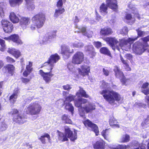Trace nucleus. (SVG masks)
Instances as JSON below:
<instances>
[{
  "label": "nucleus",
  "instance_id": "nucleus-50",
  "mask_svg": "<svg viewBox=\"0 0 149 149\" xmlns=\"http://www.w3.org/2000/svg\"><path fill=\"white\" fill-rule=\"evenodd\" d=\"M142 126L143 127H147L149 126V115L147 116V118L141 123Z\"/></svg>",
  "mask_w": 149,
  "mask_h": 149
},
{
  "label": "nucleus",
  "instance_id": "nucleus-6",
  "mask_svg": "<svg viewBox=\"0 0 149 149\" xmlns=\"http://www.w3.org/2000/svg\"><path fill=\"white\" fill-rule=\"evenodd\" d=\"M95 106L93 104L88 101L84 104L83 107H81L78 109L80 116L82 117L84 116L85 113L91 112L95 109Z\"/></svg>",
  "mask_w": 149,
  "mask_h": 149
},
{
  "label": "nucleus",
  "instance_id": "nucleus-60",
  "mask_svg": "<svg viewBox=\"0 0 149 149\" xmlns=\"http://www.w3.org/2000/svg\"><path fill=\"white\" fill-rule=\"evenodd\" d=\"M67 68L70 71H72L74 66L71 63H70L68 64Z\"/></svg>",
  "mask_w": 149,
  "mask_h": 149
},
{
  "label": "nucleus",
  "instance_id": "nucleus-42",
  "mask_svg": "<svg viewBox=\"0 0 149 149\" xmlns=\"http://www.w3.org/2000/svg\"><path fill=\"white\" fill-rule=\"evenodd\" d=\"M62 120L66 123L72 124V122L68 117L67 115L64 114L62 117Z\"/></svg>",
  "mask_w": 149,
  "mask_h": 149
},
{
  "label": "nucleus",
  "instance_id": "nucleus-49",
  "mask_svg": "<svg viewBox=\"0 0 149 149\" xmlns=\"http://www.w3.org/2000/svg\"><path fill=\"white\" fill-rule=\"evenodd\" d=\"M108 130L106 129L105 130H103L102 132V135L103 136L104 139L107 141H109V139L108 137L109 134L108 132Z\"/></svg>",
  "mask_w": 149,
  "mask_h": 149
},
{
  "label": "nucleus",
  "instance_id": "nucleus-17",
  "mask_svg": "<svg viewBox=\"0 0 149 149\" xmlns=\"http://www.w3.org/2000/svg\"><path fill=\"white\" fill-rule=\"evenodd\" d=\"M31 22L30 18L28 17H22L19 21L21 27L24 29L28 27Z\"/></svg>",
  "mask_w": 149,
  "mask_h": 149
},
{
  "label": "nucleus",
  "instance_id": "nucleus-37",
  "mask_svg": "<svg viewBox=\"0 0 149 149\" xmlns=\"http://www.w3.org/2000/svg\"><path fill=\"white\" fill-rule=\"evenodd\" d=\"M4 68L7 70L8 73L12 75L14 73L15 67L12 65L9 64L4 67Z\"/></svg>",
  "mask_w": 149,
  "mask_h": 149
},
{
  "label": "nucleus",
  "instance_id": "nucleus-51",
  "mask_svg": "<svg viewBox=\"0 0 149 149\" xmlns=\"http://www.w3.org/2000/svg\"><path fill=\"white\" fill-rule=\"evenodd\" d=\"M100 83L101 84L100 87L103 89L108 88L110 87L109 84L104 81H101Z\"/></svg>",
  "mask_w": 149,
  "mask_h": 149
},
{
  "label": "nucleus",
  "instance_id": "nucleus-38",
  "mask_svg": "<svg viewBox=\"0 0 149 149\" xmlns=\"http://www.w3.org/2000/svg\"><path fill=\"white\" fill-rule=\"evenodd\" d=\"M107 7L106 5L104 3L102 4L100 8V11L103 15H105L107 13Z\"/></svg>",
  "mask_w": 149,
  "mask_h": 149
},
{
  "label": "nucleus",
  "instance_id": "nucleus-45",
  "mask_svg": "<svg viewBox=\"0 0 149 149\" xmlns=\"http://www.w3.org/2000/svg\"><path fill=\"white\" fill-rule=\"evenodd\" d=\"M120 60L122 63L125 65V69L127 71H130L131 68L129 67L126 61L125 60L122 56L120 55Z\"/></svg>",
  "mask_w": 149,
  "mask_h": 149
},
{
  "label": "nucleus",
  "instance_id": "nucleus-11",
  "mask_svg": "<svg viewBox=\"0 0 149 149\" xmlns=\"http://www.w3.org/2000/svg\"><path fill=\"white\" fill-rule=\"evenodd\" d=\"M75 97L74 96L70 95L66 98L64 102L66 109L70 111L72 114L73 113L74 108L72 104L70 103V102L74 100Z\"/></svg>",
  "mask_w": 149,
  "mask_h": 149
},
{
  "label": "nucleus",
  "instance_id": "nucleus-58",
  "mask_svg": "<svg viewBox=\"0 0 149 149\" xmlns=\"http://www.w3.org/2000/svg\"><path fill=\"white\" fill-rule=\"evenodd\" d=\"M63 88L65 90H67L68 91L70 90L72 88L71 85L68 84H67L66 85L63 86Z\"/></svg>",
  "mask_w": 149,
  "mask_h": 149
},
{
  "label": "nucleus",
  "instance_id": "nucleus-14",
  "mask_svg": "<svg viewBox=\"0 0 149 149\" xmlns=\"http://www.w3.org/2000/svg\"><path fill=\"white\" fill-rule=\"evenodd\" d=\"M84 123L86 126L91 128L92 130L95 132L96 136H97L98 135L99 132L98 127L95 124L93 123L88 119H87L85 121Z\"/></svg>",
  "mask_w": 149,
  "mask_h": 149
},
{
  "label": "nucleus",
  "instance_id": "nucleus-36",
  "mask_svg": "<svg viewBox=\"0 0 149 149\" xmlns=\"http://www.w3.org/2000/svg\"><path fill=\"white\" fill-rule=\"evenodd\" d=\"M26 2V5L29 10L34 9L35 6L33 2V0H25Z\"/></svg>",
  "mask_w": 149,
  "mask_h": 149
},
{
  "label": "nucleus",
  "instance_id": "nucleus-64",
  "mask_svg": "<svg viewBox=\"0 0 149 149\" xmlns=\"http://www.w3.org/2000/svg\"><path fill=\"white\" fill-rule=\"evenodd\" d=\"M33 98V96L29 97L26 99H25L24 101L26 103H28L32 100Z\"/></svg>",
  "mask_w": 149,
  "mask_h": 149
},
{
  "label": "nucleus",
  "instance_id": "nucleus-25",
  "mask_svg": "<svg viewBox=\"0 0 149 149\" xmlns=\"http://www.w3.org/2000/svg\"><path fill=\"white\" fill-rule=\"evenodd\" d=\"M94 148L95 149H104L105 143L103 141H99L93 144Z\"/></svg>",
  "mask_w": 149,
  "mask_h": 149
},
{
  "label": "nucleus",
  "instance_id": "nucleus-52",
  "mask_svg": "<svg viewBox=\"0 0 149 149\" xmlns=\"http://www.w3.org/2000/svg\"><path fill=\"white\" fill-rule=\"evenodd\" d=\"M5 43V41L0 38V44L1 47L0 48L1 51H3L6 48V45Z\"/></svg>",
  "mask_w": 149,
  "mask_h": 149
},
{
  "label": "nucleus",
  "instance_id": "nucleus-55",
  "mask_svg": "<svg viewBox=\"0 0 149 149\" xmlns=\"http://www.w3.org/2000/svg\"><path fill=\"white\" fill-rule=\"evenodd\" d=\"M136 106L138 107L145 108L146 107V105L142 103L136 102L135 104Z\"/></svg>",
  "mask_w": 149,
  "mask_h": 149
},
{
  "label": "nucleus",
  "instance_id": "nucleus-41",
  "mask_svg": "<svg viewBox=\"0 0 149 149\" xmlns=\"http://www.w3.org/2000/svg\"><path fill=\"white\" fill-rule=\"evenodd\" d=\"M100 52L101 53L109 56H110L111 54L109 50L106 47H102L100 49Z\"/></svg>",
  "mask_w": 149,
  "mask_h": 149
},
{
  "label": "nucleus",
  "instance_id": "nucleus-57",
  "mask_svg": "<svg viewBox=\"0 0 149 149\" xmlns=\"http://www.w3.org/2000/svg\"><path fill=\"white\" fill-rule=\"evenodd\" d=\"M137 32L138 36L139 37H142L144 36L145 35V32L143 31H142L138 29L136 30Z\"/></svg>",
  "mask_w": 149,
  "mask_h": 149
},
{
  "label": "nucleus",
  "instance_id": "nucleus-28",
  "mask_svg": "<svg viewBox=\"0 0 149 149\" xmlns=\"http://www.w3.org/2000/svg\"><path fill=\"white\" fill-rule=\"evenodd\" d=\"M9 17L11 21L13 23H17L19 21L18 16L14 12H11Z\"/></svg>",
  "mask_w": 149,
  "mask_h": 149
},
{
  "label": "nucleus",
  "instance_id": "nucleus-53",
  "mask_svg": "<svg viewBox=\"0 0 149 149\" xmlns=\"http://www.w3.org/2000/svg\"><path fill=\"white\" fill-rule=\"evenodd\" d=\"M4 5L2 3H0V17H2L4 15V12L3 8Z\"/></svg>",
  "mask_w": 149,
  "mask_h": 149
},
{
  "label": "nucleus",
  "instance_id": "nucleus-5",
  "mask_svg": "<svg viewBox=\"0 0 149 149\" xmlns=\"http://www.w3.org/2000/svg\"><path fill=\"white\" fill-rule=\"evenodd\" d=\"M46 18L45 14L41 13L37 14L33 17L32 19V23L36 25V28H42L44 24Z\"/></svg>",
  "mask_w": 149,
  "mask_h": 149
},
{
  "label": "nucleus",
  "instance_id": "nucleus-40",
  "mask_svg": "<svg viewBox=\"0 0 149 149\" xmlns=\"http://www.w3.org/2000/svg\"><path fill=\"white\" fill-rule=\"evenodd\" d=\"M130 147L129 145L126 146L124 145H118L116 147H110V149H126Z\"/></svg>",
  "mask_w": 149,
  "mask_h": 149
},
{
  "label": "nucleus",
  "instance_id": "nucleus-44",
  "mask_svg": "<svg viewBox=\"0 0 149 149\" xmlns=\"http://www.w3.org/2000/svg\"><path fill=\"white\" fill-rule=\"evenodd\" d=\"M130 136L127 134L123 135L121 138L120 143H125L128 142L130 140Z\"/></svg>",
  "mask_w": 149,
  "mask_h": 149
},
{
  "label": "nucleus",
  "instance_id": "nucleus-33",
  "mask_svg": "<svg viewBox=\"0 0 149 149\" xmlns=\"http://www.w3.org/2000/svg\"><path fill=\"white\" fill-rule=\"evenodd\" d=\"M128 7L131 9L132 13L135 16L137 17L138 19H140V17L138 13L137 9L131 4L129 5L128 6Z\"/></svg>",
  "mask_w": 149,
  "mask_h": 149
},
{
  "label": "nucleus",
  "instance_id": "nucleus-32",
  "mask_svg": "<svg viewBox=\"0 0 149 149\" xmlns=\"http://www.w3.org/2000/svg\"><path fill=\"white\" fill-rule=\"evenodd\" d=\"M87 101V99L82 98H80L78 99L77 100H75L74 101L75 106L77 107H79V109L81 107H82V104H84Z\"/></svg>",
  "mask_w": 149,
  "mask_h": 149
},
{
  "label": "nucleus",
  "instance_id": "nucleus-26",
  "mask_svg": "<svg viewBox=\"0 0 149 149\" xmlns=\"http://www.w3.org/2000/svg\"><path fill=\"white\" fill-rule=\"evenodd\" d=\"M79 31H77L78 32H81L85 36L88 37V38H90L92 37L93 34L92 31H89L87 33L86 31V28L84 27H81L79 28Z\"/></svg>",
  "mask_w": 149,
  "mask_h": 149
},
{
  "label": "nucleus",
  "instance_id": "nucleus-7",
  "mask_svg": "<svg viewBox=\"0 0 149 149\" xmlns=\"http://www.w3.org/2000/svg\"><path fill=\"white\" fill-rule=\"evenodd\" d=\"M60 59V57L57 54H55L51 55L47 61L45 62L41 67V68L46 67L50 68L53 69L55 65L54 63H56Z\"/></svg>",
  "mask_w": 149,
  "mask_h": 149
},
{
  "label": "nucleus",
  "instance_id": "nucleus-62",
  "mask_svg": "<svg viewBox=\"0 0 149 149\" xmlns=\"http://www.w3.org/2000/svg\"><path fill=\"white\" fill-rule=\"evenodd\" d=\"M103 72L104 75L106 76H107L109 75V72L107 68H103Z\"/></svg>",
  "mask_w": 149,
  "mask_h": 149
},
{
  "label": "nucleus",
  "instance_id": "nucleus-24",
  "mask_svg": "<svg viewBox=\"0 0 149 149\" xmlns=\"http://www.w3.org/2000/svg\"><path fill=\"white\" fill-rule=\"evenodd\" d=\"M19 93V90L17 88H16L14 91L12 95L10 96L9 100L10 102L12 104H14L15 102L18 94Z\"/></svg>",
  "mask_w": 149,
  "mask_h": 149
},
{
  "label": "nucleus",
  "instance_id": "nucleus-48",
  "mask_svg": "<svg viewBox=\"0 0 149 149\" xmlns=\"http://www.w3.org/2000/svg\"><path fill=\"white\" fill-rule=\"evenodd\" d=\"M56 34L55 31L49 34L47 38V40L49 41V42L53 41V39L56 37Z\"/></svg>",
  "mask_w": 149,
  "mask_h": 149
},
{
  "label": "nucleus",
  "instance_id": "nucleus-9",
  "mask_svg": "<svg viewBox=\"0 0 149 149\" xmlns=\"http://www.w3.org/2000/svg\"><path fill=\"white\" fill-rule=\"evenodd\" d=\"M45 68L50 71L49 72H44L42 70H40L38 72L39 74L43 78V79L45 81L46 83H49L51 81V78L53 77L54 74L52 73V69H51L50 68L48 67H45Z\"/></svg>",
  "mask_w": 149,
  "mask_h": 149
},
{
  "label": "nucleus",
  "instance_id": "nucleus-31",
  "mask_svg": "<svg viewBox=\"0 0 149 149\" xmlns=\"http://www.w3.org/2000/svg\"><path fill=\"white\" fill-rule=\"evenodd\" d=\"M135 19L132 17L130 14H127L125 17V21L130 25H132L134 22Z\"/></svg>",
  "mask_w": 149,
  "mask_h": 149
},
{
  "label": "nucleus",
  "instance_id": "nucleus-16",
  "mask_svg": "<svg viewBox=\"0 0 149 149\" xmlns=\"http://www.w3.org/2000/svg\"><path fill=\"white\" fill-rule=\"evenodd\" d=\"M65 0H59L57 4V6L58 9H56L54 14V17H58L60 15L62 14L65 11V9L62 8L63 3L65 1Z\"/></svg>",
  "mask_w": 149,
  "mask_h": 149
},
{
  "label": "nucleus",
  "instance_id": "nucleus-21",
  "mask_svg": "<svg viewBox=\"0 0 149 149\" xmlns=\"http://www.w3.org/2000/svg\"><path fill=\"white\" fill-rule=\"evenodd\" d=\"M106 3L110 8L116 10L118 8L116 0H106Z\"/></svg>",
  "mask_w": 149,
  "mask_h": 149
},
{
  "label": "nucleus",
  "instance_id": "nucleus-47",
  "mask_svg": "<svg viewBox=\"0 0 149 149\" xmlns=\"http://www.w3.org/2000/svg\"><path fill=\"white\" fill-rule=\"evenodd\" d=\"M47 138V139L49 140L50 139V136L47 133H45L44 134L41 136L40 139L42 142L43 143H45V138Z\"/></svg>",
  "mask_w": 149,
  "mask_h": 149
},
{
  "label": "nucleus",
  "instance_id": "nucleus-43",
  "mask_svg": "<svg viewBox=\"0 0 149 149\" xmlns=\"http://www.w3.org/2000/svg\"><path fill=\"white\" fill-rule=\"evenodd\" d=\"M70 46L73 47L81 48L84 46V44L81 42L76 41L72 43Z\"/></svg>",
  "mask_w": 149,
  "mask_h": 149
},
{
  "label": "nucleus",
  "instance_id": "nucleus-54",
  "mask_svg": "<svg viewBox=\"0 0 149 149\" xmlns=\"http://www.w3.org/2000/svg\"><path fill=\"white\" fill-rule=\"evenodd\" d=\"M7 127V125L5 123L3 122L1 123L0 126V130L2 131H5L6 130Z\"/></svg>",
  "mask_w": 149,
  "mask_h": 149
},
{
  "label": "nucleus",
  "instance_id": "nucleus-18",
  "mask_svg": "<svg viewBox=\"0 0 149 149\" xmlns=\"http://www.w3.org/2000/svg\"><path fill=\"white\" fill-rule=\"evenodd\" d=\"M73 52V49H70L69 47L65 45H62L61 47V53L63 55V56L64 55L66 56V58L69 57V54Z\"/></svg>",
  "mask_w": 149,
  "mask_h": 149
},
{
  "label": "nucleus",
  "instance_id": "nucleus-61",
  "mask_svg": "<svg viewBox=\"0 0 149 149\" xmlns=\"http://www.w3.org/2000/svg\"><path fill=\"white\" fill-rule=\"evenodd\" d=\"M6 59L7 62L10 63H13L15 62V61L14 59L9 56L7 57Z\"/></svg>",
  "mask_w": 149,
  "mask_h": 149
},
{
  "label": "nucleus",
  "instance_id": "nucleus-59",
  "mask_svg": "<svg viewBox=\"0 0 149 149\" xmlns=\"http://www.w3.org/2000/svg\"><path fill=\"white\" fill-rule=\"evenodd\" d=\"M94 45L95 47L97 48L100 47L102 45L101 42L99 41L94 42Z\"/></svg>",
  "mask_w": 149,
  "mask_h": 149
},
{
  "label": "nucleus",
  "instance_id": "nucleus-23",
  "mask_svg": "<svg viewBox=\"0 0 149 149\" xmlns=\"http://www.w3.org/2000/svg\"><path fill=\"white\" fill-rule=\"evenodd\" d=\"M113 31L109 27H104L101 29L100 34L103 36H109L112 34Z\"/></svg>",
  "mask_w": 149,
  "mask_h": 149
},
{
  "label": "nucleus",
  "instance_id": "nucleus-10",
  "mask_svg": "<svg viewBox=\"0 0 149 149\" xmlns=\"http://www.w3.org/2000/svg\"><path fill=\"white\" fill-rule=\"evenodd\" d=\"M84 55L83 53L80 52H77L72 57V62L75 64H79L83 61Z\"/></svg>",
  "mask_w": 149,
  "mask_h": 149
},
{
  "label": "nucleus",
  "instance_id": "nucleus-35",
  "mask_svg": "<svg viewBox=\"0 0 149 149\" xmlns=\"http://www.w3.org/2000/svg\"><path fill=\"white\" fill-rule=\"evenodd\" d=\"M76 95L78 97L81 96L85 98H88V95L86 94L85 91L81 87H80V89L79 92L77 93Z\"/></svg>",
  "mask_w": 149,
  "mask_h": 149
},
{
  "label": "nucleus",
  "instance_id": "nucleus-13",
  "mask_svg": "<svg viewBox=\"0 0 149 149\" xmlns=\"http://www.w3.org/2000/svg\"><path fill=\"white\" fill-rule=\"evenodd\" d=\"M1 22L3 29L5 32H11L12 31L13 27L11 23L6 19L2 20Z\"/></svg>",
  "mask_w": 149,
  "mask_h": 149
},
{
  "label": "nucleus",
  "instance_id": "nucleus-29",
  "mask_svg": "<svg viewBox=\"0 0 149 149\" xmlns=\"http://www.w3.org/2000/svg\"><path fill=\"white\" fill-rule=\"evenodd\" d=\"M7 52L17 58L19 57L21 55L20 52L19 50L13 48H9Z\"/></svg>",
  "mask_w": 149,
  "mask_h": 149
},
{
  "label": "nucleus",
  "instance_id": "nucleus-3",
  "mask_svg": "<svg viewBox=\"0 0 149 149\" xmlns=\"http://www.w3.org/2000/svg\"><path fill=\"white\" fill-rule=\"evenodd\" d=\"M65 134L60 132L58 130L57 131L58 133V139L59 140L62 141H67L68 138L70 139L72 141H74L77 139V133L75 131L73 132L71 131L68 127H66L65 128Z\"/></svg>",
  "mask_w": 149,
  "mask_h": 149
},
{
  "label": "nucleus",
  "instance_id": "nucleus-34",
  "mask_svg": "<svg viewBox=\"0 0 149 149\" xmlns=\"http://www.w3.org/2000/svg\"><path fill=\"white\" fill-rule=\"evenodd\" d=\"M148 83L146 82L143 84L141 87V91L146 95L149 94V88L148 87Z\"/></svg>",
  "mask_w": 149,
  "mask_h": 149
},
{
  "label": "nucleus",
  "instance_id": "nucleus-56",
  "mask_svg": "<svg viewBox=\"0 0 149 149\" xmlns=\"http://www.w3.org/2000/svg\"><path fill=\"white\" fill-rule=\"evenodd\" d=\"M109 124L112 127H116L118 128L119 127V125L117 124H116L112 120L110 119L109 120Z\"/></svg>",
  "mask_w": 149,
  "mask_h": 149
},
{
  "label": "nucleus",
  "instance_id": "nucleus-22",
  "mask_svg": "<svg viewBox=\"0 0 149 149\" xmlns=\"http://www.w3.org/2000/svg\"><path fill=\"white\" fill-rule=\"evenodd\" d=\"M13 119L15 121L19 124H23L26 121L24 116L21 114H19L14 117Z\"/></svg>",
  "mask_w": 149,
  "mask_h": 149
},
{
  "label": "nucleus",
  "instance_id": "nucleus-2",
  "mask_svg": "<svg viewBox=\"0 0 149 149\" xmlns=\"http://www.w3.org/2000/svg\"><path fill=\"white\" fill-rule=\"evenodd\" d=\"M148 41H149V36L141 38L133 45L132 51L137 54H141L147 49L148 45L147 42Z\"/></svg>",
  "mask_w": 149,
  "mask_h": 149
},
{
  "label": "nucleus",
  "instance_id": "nucleus-27",
  "mask_svg": "<svg viewBox=\"0 0 149 149\" xmlns=\"http://www.w3.org/2000/svg\"><path fill=\"white\" fill-rule=\"evenodd\" d=\"M86 52H88V55L90 57L93 58L95 56L96 53L94 52L93 47L91 45H89L85 47Z\"/></svg>",
  "mask_w": 149,
  "mask_h": 149
},
{
  "label": "nucleus",
  "instance_id": "nucleus-63",
  "mask_svg": "<svg viewBox=\"0 0 149 149\" xmlns=\"http://www.w3.org/2000/svg\"><path fill=\"white\" fill-rule=\"evenodd\" d=\"M18 112V111L16 109H12L10 112V113L13 115L17 114Z\"/></svg>",
  "mask_w": 149,
  "mask_h": 149
},
{
  "label": "nucleus",
  "instance_id": "nucleus-4",
  "mask_svg": "<svg viewBox=\"0 0 149 149\" xmlns=\"http://www.w3.org/2000/svg\"><path fill=\"white\" fill-rule=\"evenodd\" d=\"M41 109V107L38 102H36L31 103L25 109L26 113L31 115H36L39 114Z\"/></svg>",
  "mask_w": 149,
  "mask_h": 149
},
{
  "label": "nucleus",
  "instance_id": "nucleus-12",
  "mask_svg": "<svg viewBox=\"0 0 149 149\" xmlns=\"http://www.w3.org/2000/svg\"><path fill=\"white\" fill-rule=\"evenodd\" d=\"M114 70L116 77L120 78L121 82L123 84L127 85V82L129 81V80L126 79L123 72L120 70L119 68L117 66H115Z\"/></svg>",
  "mask_w": 149,
  "mask_h": 149
},
{
  "label": "nucleus",
  "instance_id": "nucleus-1",
  "mask_svg": "<svg viewBox=\"0 0 149 149\" xmlns=\"http://www.w3.org/2000/svg\"><path fill=\"white\" fill-rule=\"evenodd\" d=\"M100 94L107 101L115 107L118 105L116 102H118L121 99L119 94L112 90H103L100 92Z\"/></svg>",
  "mask_w": 149,
  "mask_h": 149
},
{
  "label": "nucleus",
  "instance_id": "nucleus-8",
  "mask_svg": "<svg viewBox=\"0 0 149 149\" xmlns=\"http://www.w3.org/2000/svg\"><path fill=\"white\" fill-rule=\"evenodd\" d=\"M138 37L134 38H123L119 39V45L121 47H127V49L130 47L131 45L137 39Z\"/></svg>",
  "mask_w": 149,
  "mask_h": 149
},
{
  "label": "nucleus",
  "instance_id": "nucleus-46",
  "mask_svg": "<svg viewBox=\"0 0 149 149\" xmlns=\"http://www.w3.org/2000/svg\"><path fill=\"white\" fill-rule=\"evenodd\" d=\"M128 29L127 27H124L121 29L118 30V33L119 34L126 35L128 32Z\"/></svg>",
  "mask_w": 149,
  "mask_h": 149
},
{
  "label": "nucleus",
  "instance_id": "nucleus-30",
  "mask_svg": "<svg viewBox=\"0 0 149 149\" xmlns=\"http://www.w3.org/2000/svg\"><path fill=\"white\" fill-rule=\"evenodd\" d=\"M32 63L31 62H29L28 65L26 66V70L23 73V75L25 77H26L31 72L32 68Z\"/></svg>",
  "mask_w": 149,
  "mask_h": 149
},
{
  "label": "nucleus",
  "instance_id": "nucleus-20",
  "mask_svg": "<svg viewBox=\"0 0 149 149\" xmlns=\"http://www.w3.org/2000/svg\"><path fill=\"white\" fill-rule=\"evenodd\" d=\"M8 39L12 40L17 45H21L22 42L20 39L19 36L16 34L11 35L8 37Z\"/></svg>",
  "mask_w": 149,
  "mask_h": 149
},
{
  "label": "nucleus",
  "instance_id": "nucleus-15",
  "mask_svg": "<svg viewBox=\"0 0 149 149\" xmlns=\"http://www.w3.org/2000/svg\"><path fill=\"white\" fill-rule=\"evenodd\" d=\"M104 40L109 44L113 50H115L116 49L119 50L118 47H115V45L118 43V41L115 38L107 37L105 38Z\"/></svg>",
  "mask_w": 149,
  "mask_h": 149
},
{
  "label": "nucleus",
  "instance_id": "nucleus-39",
  "mask_svg": "<svg viewBox=\"0 0 149 149\" xmlns=\"http://www.w3.org/2000/svg\"><path fill=\"white\" fill-rule=\"evenodd\" d=\"M23 0H9V3L10 6L14 7L17 5H19L22 2Z\"/></svg>",
  "mask_w": 149,
  "mask_h": 149
},
{
  "label": "nucleus",
  "instance_id": "nucleus-19",
  "mask_svg": "<svg viewBox=\"0 0 149 149\" xmlns=\"http://www.w3.org/2000/svg\"><path fill=\"white\" fill-rule=\"evenodd\" d=\"M81 70L80 68L78 69V71L80 74L83 77L88 75V73L90 71L89 66L86 65H82L81 66Z\"/></svg>",
  "mask_w": 149,
  "mask_h": 149
}]
</instances>
